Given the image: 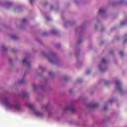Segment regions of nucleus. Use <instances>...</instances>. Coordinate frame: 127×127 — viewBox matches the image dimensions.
<instances>
[{"label":"nucleus","instance_id":"15","mask_svg":"<svg viewBox=\"0 0 127 127\" xmlns=\"http://www.w3.org/2000/svg\"><path fill=\"white\" fill-rule=\"evenodd\" d=\"M31 4H32V3H33V2H34V0H30V1Z\"/></svg>","mask_w":127,"mask_h":127},{"label":"nucleus","instance_id":"21","mask_svg":"<svg viewBox=\"0 0 127 127\" xmlns=\"http://www.w3.org/2000/svg\"><path fill=\"white\" fill-rule=\"evenodd\" d=\"M90 70H87L86 72V74H90Z\"/></svg>","mask_w":127,"mask_h":127},{"label":"nucleus","instance_id":"8","mask_svg":"<svg viewBox=\"0 0 127 127\" xmlns=\"http://www.w3.org/2000/svg\"><path fill=\"white\" fill-rule=\"evenodd\" d=\"M27 61V59L26 58H24L23 60H22V64H24V63H26V62Z\"/></svg>","mask_w":127,"mask_h":127},{"label":"nucleus","instance_id":"13","mask_svg":"<svg viewBox=\"0 0 127 127\" xmlns=\"http://www.w3.org/2000/svg\"><path fill=\"white\" fill-rule=\"evenodd\" d=\"M125 24H126V21H122L121 22V25H124Z\"/></svg>","mask_w":127,"mask_h":127},{"label":"nucleus","instance_id":"4","mask_svg":"<svg viewBox=\"0 0 127 127\" xmlns=\"http://www.w3.org/2000/svg\"><path fill=\"white\" fill-rule=\"evenodd\" d=\"M66 110H69L71 113H74L75 112V109L72 108V107L71 106H68L66 108Z\"/></svg>","mask_w":127,"mask_h":127},{"label":"nucleus","instance_id":"25","mask_svg":"<svg viewBox=\"0 0 127 127\" xmlns=\"http://www.w3.org/2000/svg\"><path fill=\"white\" fill-rule=\"evenodd\" d=\"M50 9H53V6H51V7H50Z\"/></svg>","mask_w":127,"mask_h":127},{"label":"nucleus","instance_id":"22","mask_svg":"<svg viewBox=\"0 0 127 127\" xmlns=\"http://www.w3.org/2000/svg\"><path fill=\"white\" fill-rule=\"evenodd\" d=\"M81 42H82V40H80L77 42L78 43H81Z\"/></svg>","mask_w":127,"mask_h":127},{"label":"nucleus","instance_id":"5","mask_svg":"<svg viewBox=\"0 0 127 127\" xmlns=\"http://www.w3.org/2000/svg\"><path fill=\"white\" fill-rule=\"evenodd\" d=\"M35 115H36L37 117H41L42 116V114L40 113L39 112L37 111H35L34 112Z\"/></svg>","mask_w":127,"mask_h":127},{"label":"nucleus","instance_id":"18","mask_svg":"<svg viewBox=\"0 0 127 127\" xmlns=\"http://www.w3.org/2000/svg\"><path fill=\"white\" fill-rule=\"evenodd\" d=\"M49 75H50L51 76H52V75H53V71L50 72Z\"/></svg>","mask_w":127,"mask_h":127},{"label":"nucleus","instance_id":"28","mask_svg":"<svg viewBox=\"0 0 127 127\" xmlns=\"http://www.w3.org/2000/svg\"><path fill=\"white\" fill-rule=\"evenodd\" d=\"M127 40H125L124 41L125 43H126V42H127Z\"/></svg>","mask_w":127,"mask_h":127},{"label":"nucleus","instance_id":"12","mask_svg":"<svg viewBox=\"0 0 127 127\" xmlns=\"http://www.w3.org/2000/svg\"><path fill=\"white\" fill-rule=\"evenodd\" d=\"M22 21L24 23H25V22H26V19L25 18H23L22 19Z\"/></svg>","mask_w":127,"mask_h":127},{"label":"nucleus","instance_id":"26","mask_svg":"<svg viewBox=\"0 0 127 127\" xmlns=\"http://www.w3.org/2000/svg\"><path fill=\"white\" fill-rule=\"evenodd\" d=\"M113 102H114L113 100H111V101H110V103H113Z\"/></svg>","mask_w":127,"mask_h":127},{"label":"nucleus","instance_id":"6","mask_svg":"<svg viewBox=\"0 0 127 127\" xmlns=\"http://www.w3.org/2000/svg\"><path fill=\"white\" fill-rule=\"evenodd\" d=\"M105 12H106V11L103 9H99V11H98V13L99 14H102L103 13H105Z\"/></svg>","mask_w":127,"mask_h":127},{"label":"nucleus","instance_id":"1","mask_svg":"<svg viewBox=\"0 0 127 127\" xmlns=\"http://www.w3.org/2000/svg\"><path fill=\"white\" fill-rule=\"evenodd\" d=\"M6 108H15L16 110H18L19 109V106L18 105H11L8 103L6 104Z\"/></svg>","mask_w":127,"mask_h":127},{"label":"nucleus","instance_id":"10","mask_svg":"<svg viewBox=\"0 0 127 127\" xmlns=\"http://www.w3.org/2000/svg\"><path fill=\"white\" fill-rule=\"evenodd\" d=\"M106 59L105 58H103L102 60V63H106Z\"/></svg>","mask_w":127,"mask_h":127},{"label":"nucleus","instance_id":"23","mask_svg":"<svg viewBox=\"0 0 127 127\" xmlns=\"http://www.w3.org/2000/svg\"><path fill=\"white\" fill-rule=\"evenodd\" d=\"M12 52H15V50L14 49H12Z\"/></svg>","mask_w":127,"mask_h":127},{"label":"nucleus","instance_id":"9","mask_svg":"<svg viewBox=\"0 0 127 127\" xmlns=\"http://www.w3.org/2000/svg\"><path fill=\"white\" fill-rule=\"evenodd\" d=\"M52 33H53V34H57V31L54 30L52 31Z\"/></svg>","mask_w":127,"mask_h":127},{"label":"nucleus","instance_id":"32","mask_svg":"<svg viewBox=\"0 0 127 127\" xmlns=\"http://www.w3.org/2000/svg\"><path fill=\"white\" fill-rule=\"evenodd\" d=\"M50 61H51V62H52V61H51V60H50Z\"/></svg>","mask_w":127,"mask_h":127},{"label":"nucleus","instance_id":"2","mask_svg":"<svg viewBox=\"0 0 127 127\" xmlns=\"http://www.w3.org/2000/svg\"><path fill=\"white\" fill-rule=\"evenodd\" d=\"M116 86L118 87L119 92H122V87H121V82L119 81L116 82Z\"/></svg>","mask_w":127,"mask_h":127},{"label":"nucleus","instance_id":"16","mask_svg":"<svg viewBox=\"0 0 127 127\" xmlns=\"http://www.w3.org/2000/svg\"><path fill=\"white\" fill-rule=\"evenodd\" d=\"M120 54L121 56H123V55H124V52H120Z\"/></svg>","mask_w":127,"mask_h":127},{"label":"nucleus","instance_id":"30","mask_svg":"<svg viewBox=\"0 0 127 127\" xmlns=\"http://www.w3.org/2000/svg\"><path fill=\"white\" fill-rule=\"evenodd\" d=\"M44 56H45V54H44Z\"/></svg>","mask_w":127,"mask_h":127},{"label":"nucleus","instance_id":"31","mask_svg":"<svg viewBox=\"0 0 127 127\" xmlns=\"http://www.w3.org/2000/svg\"><path fill=\"white\" fill-rule=\"evenodd\" d=\"M25 76V74H24V76Z\"/></svg>","mask_w":127,"mask_h":127},{"label":"nucleus","instance_id":"20","mask_svg":"<svg viewBox=\"0 0 127 127\" xmlns=\"http://www.w3.org/2000/svg\"><path fill=\"white\" fill-rule=\"evenodd\" d=\"M2 50H3V51H5V50H6V48H2Z\"/></svg>","mask_w":127,"mask_h":127},{"label":"nucleus","instance_id":"27","mask_svg":"<svg viewBox=\"0 0 127 127\" xmlns=\"http://www.w3.org/2000/svg\"><path fill=\"white\" fill-rule=\"evenodd\" d=\"M24 80H21V83H24Z\"/></svg>","mask_w":127,"mask_h":127},{"label":"nucleus","instance_id":"29","mask_svg":"<svg viewBox=\"0 0 127 127\" xmlns=\"http://www.w3.org/2000/svg\"><path fill=\"white\" fill-rule=\"evenodd\" d=\"M34 89H36V87H35V86H34Z\"/></svg>","mask_w":127,"mask_h":127},{"label":"nucleus","instance_id":"3","mask_svg":"<svg viewBox=\"0 0 127 127\" xmlns=\"http://www.w3.org/2000/svg\"><path fill=\"white\" fill-rule=\"evenodd\" d=\"M89 107L90 109H95V108H98V107H99V104L95 103L94 104L90 105H89Z\"/></svg>","mask_w":127,"mask_h":127},{"label":"nucleus","instance_id":"24","mask_svg":"<svg viewBox=\"0 0 127 127\" xmlns=\"http://www.w3.org/2000/svg\"><path fill=\"white\" fill-rule=\"evenodd\" d=\"M46 4H47V2H45V3L43 4V5H46Z\"/></svg>","mask_w":127,"mask_h":127},{"label":"nucleus","instance_id":"11","mask_svg":"<svg viewBox=\"0 0 127 127\" xmlns=\"http://www.w3.org/2000/svg\"><path fill=\"white\" fill-rule=\"evenodd\" d=\"M11 37L13 39H16V36L15 35H12Z\"/></svg>","mask_w":127,"mask_h":127},{"label":"nucleus","instance_id":"7","mask_svg":"<svg viewBox=\"0 0 127 127\" xmlns=\"http://www.w3.org/2000/svg\"><path fill=\"white\" fill-rule=\"evenodd\" d=\"M28 107L31 109H34V105L33 104H29Z\"/></svg>","mask_w":127,"mask_h":127},{"label":"nucleus","instance_id":"17","mask_svg":"<svg viewBox=\"0 0 127 127\" xmlns=\"http://www.w3.org/2000/svg\"><path fill=\"white\" fill-rule=\"evenodd\" d=\"M106 71V68H102L101 69V72H105Z\"/></svg>","mask_w":127,"mask_h":127},{"label":"nucleus","instance_id":"14","mask_svg":"<svg viewBox=\"0 0 127 127\" xmlns=\"http://www.w3.org/2000/svg\"><path fill=\"white\" fill-rule=\"evenodd\" d=\"M107 108H108V105H106L104 108V111H106V110H107Z\"/></svg>","mask_w":127,"mask_h":127},{"label":"nucleus","instance_id":"19","mask_svg":"<svg viewBox=\"0 0 127 127\" xmlns=\"http://www.w3.org/2000/svg\"><path fill=\"white\" fill-rule=\"evenodd\" d=\"M109 84H110V82H109V81L105 82V85H109Z\"/></svg>","mask_w":127,"mask_h":127}]
</instances>
